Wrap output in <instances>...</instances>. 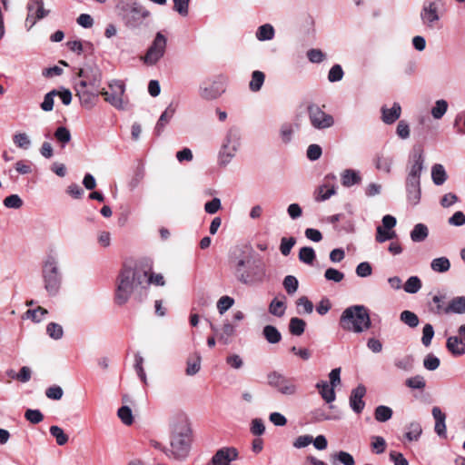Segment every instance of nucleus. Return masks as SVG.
I'll return each instance as SVG.
<instances>
[{"mask_svg":"<svg viewBox=\"0 0 465 465\" xmlns=\"http://www.w3.org/2000/svg\"><path fill=\"white\" fill-rule=\"evenodd\" d=\"M432 416L435 420V427L434 430L440 437H446V415L441 411V410L435 406L431 411Z\"/></svg>","mask_w":465,"mask_h":465,"instance_id":"19","label":"nucleus"},{"mask_svg":"<svg viewBox=\"0 0 465 465\" xmlns=\"http://www.w3.org/2000/svg\"><path fill=\"white\" fill-rule=\"evenodd\" d=\"M175 106L173 105V104H170L167 108L164 110V112L161 114L160 118L158 119L154 133L156 135H160L162 132L163 131L165 125L169 123V121L173 118L174 113H175Z\"/></svg>","mask_w":465,"mask_h":465,"instance_id":"20","label":"nucleus"},{"mask_svg":"<svg viewBox=\"0 0 465 465\" xmlns=\"http://www.w3.org/2000/svg\"><path fill=\"white\" fill-rule=\"evenodd\" d=\"M312 419L314 422H321L330 420H338L339 417L329 415L322 408H319L312 412Z\"/></svg>","mask_w":465,"mask_h":465,"instance_id":"56","label":"nucleus"},{"mask_svg":"<svg viewBox=\"0 0 465 465\" xmlns=\"http://www.w3.org/2000/svg\"><path fill=\"white\" fill-rule=\"evenodd\" d=\"M59 94V91L54 89L47 93L45 97L44 101L41 103L40 107L45 112H50L54 108V98Z\"/></svg>","mask_w":465,"mask_h":465,"instance_id":"48","label":"nucleus"},{"mask_svg":"<svg viewBox=\"0 0 465 465\" xmlns=\"http://www.w3.org/2000/svg\"><path fill=\"white\" fill-rule=\"evenodd\" d=\"M265 80V74L263 72L255 70L252 73V79L249 83V88L252 92L256 93L259 92Z\"/></svg>","mask_w":465,"mask_h":465,"instance_id":"30","label":"nucleus"},{"mask_svg":"<svg viewBox=\"0 0 465 465\" xmlns=\"http://www.w3.org/2000/svg\"><path fill=\"white\" fill-rule=\"evenodd\" d=\"M430 268L436 272H446L450 268V260L447 257L435 258L430 262Z\"/></svg>","mask_w":465,"mask_h":465,"instance_id":"34","label":"nucleus"},{"mask_svg":"<svg viewBox=\"0 0 465 465\" xmlns=\"http://www.w3.org/2000/svg\"><path fill=\"white\" fill-rule=\"evenodd\" d=\"M306 322L297 317H293L290 320L289 330L292 335L301 336L304 332Z\"/></svg>","mask_w":465,"mask_h":465,"instance_id":"36","label":"nucleus"},{"mask_svg":"<svg viewBox=\"0 0 465 465\" xmlns=\"http://www.w3.org/2000/svg\"><path fill=\"white\" fill-rule=\"evenodd\" d=\"M35 11V17L32 21V25H35L37 20H41L48 15L49 11L44 8V0H29L27 4V10L29 13Z\"/></svg>","mask_w":465,"mask_h":465,"instance_id":"22","label":"nucleus"},{"mask_svg":"<svg viewBox=\"0 0 465 465\" xmlns=\"http://www.w3.org/2000/svg\"><path fill=\"white\" fill-rule=\"evenodd\" d=\"M274 35L275 30L271 24L260 25L255 33L256 38L261 42L272 40Z\"/></svg>","mask_w":465,"mask_h":465,"instance_id":"27","label":"nucleus"},{"mask_svg":"<svg viewBox=\"0 0 465 465\" xmlns=\"http://www.w3.org/2000/svg\"><path fill=\"white\" fill-rule=\"evenodd\" d=\"M400 320L406 325L411 328H415L419 325L420 320L419 317L411 311H403L400 314Z\"/></svg>","mask_w":465,"mask_h":465,"instance_id":"37","label":"nucleus"},{"mask_svg":"<svg viewBox=\"0 0 465 465\" xmlns=\"http://www.w3.org/2000/svg\"><path fill=\"white\" fill-rule=\"evenodd\" d=\"M330 459L333 465H355V460L353 456L344 450H339L331 453Z\"/></svg>","mask_w":465,"mask_h":465,"instance_id":"26","label":"nucleus"},{"mask_svg":"<svg viewBox=\"0 0 465 465\" xmlns=\"http://www.w3.org/2000/svg\"><path fill=\"white\" fill-rule=\"evenodd\" d=\"M147 281V272L138 268L124 265L115 282L114 302L117 305L125 304L134 292Z\"/></svg>","mask_w":465,"mask_h":465,"instance_id":"3","label":"nucleus"},{"mask_svg":"<svg viewBox=\"0 0 465 465\" xmlns=\"http://www.w3.org/2000/svg\"><path fill=\"white\" fill-rule=\"evenodd\" d=\"M295 243L296 239L294 237H282L280 244V251L282 254L284 256L289 255Z\"/></svg>","mask_w":465,"mask_h":465,"instance_id":"59","label":"nucleus"},{"mask_svg":"<svg viewBox=\"0 0 465 465\" xmlns=\"http://www.w3.org/2000/svg\"><path fill=\"white\" fill-rule=\"evenodd\" d=\"M228 79L223 74H218L212 79L203 81L199 86V95L203 100L213 101L226 91Z\"/></svg>","mask_w":465,"mask_h":465,"instance_id":"9","label":"nucleus"},{"mask_svg":"<svg viewBox=\"0 0 465 465\" xmlns=\"http://www.w3.org/2000/svg\"><path fill=\"white\" fill-rule=\"evenodd\" d=\"M125 85L121 80H112L108 83V90L102 88L99 95L117 110H126L127 104L124 101Z\"/></svg>","mask_w":465,"mask_h":465,"instance_id":"11","label":"nucleus"},{"mask_svg":"<svg viewBox=\"0 0 465 465\" xmlns=\"http://www.w3.org/2000/svg\"><path fill=\"white\" fill-rule=\"evenodd\" d=\"M393 411L391 408L385 405H379L374 410V418L379 422H386L391 419Z\"/></svg>","mask_w":465,"mask_h":465,"instance_id":"33","label":"nucleus"},{"mask_svg":"<svg viewBox=\"0 0 465 465\" xmlns=\"http://www.w3.org/2000/svg\"><path fill=\"white\" fill-rule=\"evenodd\" d=\"M47 313L48 312L46 309L38 306L36 309L27 310L25 313V317L26 319H31L35 322H40Z\"/></svg>","mask_w":465,"mask_h":465,"instance_id":"43","label":"nucleus"},{"mask_svg":"<svg viewBox=\"0 0 465 465\" xmlns=\"http://www.w3.org/2000/svg\"><path fill=\"white\" fill-rule=\"evenodd\" d=\"M234 304L233 298L230 296H223L217 302V309L220 314H223Z\"/></svg>","mask_w":465,"mask_h":465,"instance_id":"61","label":"nucleus"},{"mask_svg":"<svg viewBox=\"0 0 465 465\" xmlns=\"http://www.w3.org/2000/svg\"><path fill=\"white\" fill-rule=\"evenodd\" d=\"M307 58L311 63L320 64L326 59V54L321 49L312 48L307 51Z\"/></svg>","mask_w":465,"mask_h":465,"instance_id":"53","label":"nucleus"},{"mask_svg":"<svg viewBox=\"0 0 465 465\" xmlns=\"http://www.w3.org/2000/svg\"><path fill=\"white\" fill-rule=\"evenodd\" d=\"M42 278L45 290L50 296H55L62 285V273L59 269L58 259L54 255L49 254L44 260Z\"/></svg>","mask_w":465,"mask_h":465,"instance_id":"8","label":"nucleus"},{"mask_svg":"<svg viewBox=\"0 0 465 465\" xmlns=\"http://www.w3.org/2000/svg\"><path fill=\"white\" fill-rule=\"evenodd\" d=\"M341 184L344 187H351L358 184L361 181L360 173L353 169H346L341 174Z\"/></svg>","mask_w":465,"mask_h":465,"instance_id":"25","label":"nucleus"},{"mask_svg":"<svg viewBox=\"0 0 465 465\" xmlns=\"http://www.w3.org/2000/svg\"><path fill=\"white\" fill-rule=\"evenodd\" d=\"M234 332L235 327L229 322H224L219 333V341L224 344H227L230 341V338L234 335Z\"/></svg>","mask_w":465,"mask_h":465,"instance_id":"39","label":"nucleus"},{"mask_svg":"<svg viewBox=\"0 0 465 465\" xmlns=\"http://www.w3.org/2000/svg\"><path fill=\"white\" fill-rule=\"evenodd\" d=\"M307 113L310 124L317 130H324L334 125V118L322 111L316 104H311L307 106Z\"/></svg>","mask_w":465,"mask_h":465,"instance_id":"13","label":"nucleus"},{"mask_svg":"<svg viewBox=\"0 0 465 465\" xmlns=\"http://www.w3.org/2000/svg\"><path fill=\"white\" fill-rule=\"evenodd\" d=\"M230 266L233 276L242 285L260 287L270 280L265 262L262 257H254L251 245H237L230 252Z\"/></svg>","mask_w":465,"mask_h":465,"instance_id":"1","label":"nucleus"},{"mask_svg":"<svg viewBox=\"0 0 465 465\" xmlns=\"http://www.w3.org/2000/svg\"><path fill=\"white\" fill-rule=\"evenodd\" d=\"M413 362L414 360L411 355H405L404 357L395 359L394 365L399 370L410 371L413 368Z\"/></svg>","mask_w":465,"mask_h":465,"instance_id":"40","label":"nucleus"},{"mask_svg":"<svg viewBox=\"0 0 465 465\" xmlns=\"http://www.w3.org/2000/svg\"><path fill=\"white\" fill-rule=\"evenodd\" d=\"M315 387L318 390L319 393L321 394L322 398L327 403H331L335 401V399H336L335 389L331 387V385L327 381H321L316 383Z\"/></svg>","mask_w":465,"mask_h":465,"instance_id":"23","label":"nucleus"},{"mask_svg":"<svg viewBox=\"0 0 465 465\" xmlns=\"http://www.w3.org/2000/svg\"><path fill=\"white\" fill-rule=\"evenodd\" d=\"M393 162V155L384 151L378 153L373 159L376 169L385 173L391 172Z\"/></svg>","mask_w":465,"mask_h":465,"instance_id":"17","label":"nucleus"},{"mask_svg":"<svg viewBox=\"0 0 465 465\" xmlns=\"http://www.w3.org/2000/svg\"><path fill=\"white\" fill-rule=\"evenodd\" d=\"M55 139L63 144H66L71 141V133L65 126H59L54 134Z\"/></svg>","mask_w":465,"mask_h":465,"instance_id":"50","label":"nucleus"},{"mask_svg":"<svg viewBox=\"0 0 465 465\" xmlns=\"http://www.w3.org/2000/svg\"><path fill=\"white\" fill-rule=\"evenodd\" d=\"M50 434L55 438L56 443L63 446L67 443L68 436L64 432L63 429L59 426L53 425L50 427Z\"/></svg>","mask_w":465,"mask_h":465,"instance_id":"44","label":"nucleus"},{"mask_svg":"<svg viewBox=\"0 0 465 465\" xmlns=\"http://www.w3.org/2000/svg\"><path fill=\"white\" fill-rule=\"evenodd\" d=\"M407 199L412 205H417L420 201V186L406 187Z\"/></svg>","mask_w":465,"mask_h":465,"instance_id":"49","label":"nucleus"},{"mask_svg":"<svg viewBox=\"0 0 465 465\" xmlns=\"http://www.w3.org/2000/svg\"><path fill=\"white\" fill-rule=\"evenodd\" d=\"M424 154L420 146L415 145L411 149L407 164V175H421L424 169Z\"/></svg>","mask_w":465,"mask_h":465,"instance_id":"15","label":"nucleus"},{"mask_svg":"<svg viewBox=\"0 0 465 465\" xmlns=\"http://www.w3.org/2000/svg\"><path fill=\"white\" fill-rule=\"evenodd\" d=\"M431 179L436 185H441L446 182L447 173L442 164L435 163L431 167Z\"/></svg>","mask_w":465,"mask_h":465,"instance_id":"31","label":"nucleus"},{"mask_svg":"<svg viewBox=\"0 0 465 465\" xmlns=\"http://www.w3.org/2000/svg\"><path fill=\"white\" fill-rule=\"evenodd\" d=\"M47 334L54 340H59L63 337V327L55 322H50L46 327Z\"/></svg>","mask_w":465,"mask_h":465,"instance_id":"58","label":"nucleus"},{"mask_svg":"<svg viewBox=\"0 0 465 465\" xmlns=\"http://www.w3.org/2000/svg\"><path fill=\"white\" fill-rule=\"evenodd\" d=\"M14 143L21 149H28L31 146V140L25 133H16L13 136Z\"/></svg>","mask_w":465,"mask_h":465,"instance_id":"45","label":"nucleus"},{"mask_svg":"<svg viewBox=\"0 0 465 465\" xmlns=\"http://www.w3.org/2000/svg\"><path fill=\"white\" fill-rule=\"evenodd\" d=\"M115 8L129 28L139 27L150 15V12L136 0H116Z\"/></svg>","mask_w":465,"mask_h":465,"instance_id":"7","label":"nucleus"},{"mask_svg":"<svg viewBox=\"0 0 465 465\" xmlns=\"http://www.w3.org/2000/svg\"><path fill=\"white\" fill-rule=\"evenodd\" d=\"M285 303L276 298L273 299L269 305V312L274 316L282 317L285 312Z\"/></svg>","mask_w":465,"mask_h":465,"instance_id":"47","label":"nucleus"},{"mask_svg":"<svg viewBox=\"0 0 465 465\" xmlns=\"http://www.w3.org/2000/svg\"><path fill=\"white\" fill-rule=\"evenodd\" d=\"M440 359L433 355L432 353H429L423 361V366L428 371H435L440 366Z\"/></svg>","mask_w":465,"mask_h":465,"instance_id":"63","label":"nucleus"},{"mask_svg":"<svg viewBox=\"0 0 465 465\" xmlns=\"http://www.w3.org/2000/svg\"><path fill=\"white\" fill-rule=\"evenodd\" d=\"M421 288V282L417 276H411L405 282L403 289L406 292L414 294Z\"/></svg>","mask_w":465,"mask_h":465,"instance_id":"42","label":"nucleus"},{"mask_svg":"<svg viewBox=\"0 0 465 465\" xmlns=\"http://www.w3.org/2000/svg\"><path fill=\"white\" fill-rule=\"evenodd\" d=\"M344 72L340 64H334L328 73V81L331 83L339 82L343 78Z\"/></svg>","mask_w":465,"mask_h":465,"instance_id":"57","label":"nucleus"},{"mask_svg":"<svg viewBox=\"0 0 465 465\" xmlns=\"http://www.w3.org/2000/svg\"><path fill=\"white\" fill-rule=\"evenodd\" d=\"M411 239L414 242H421L429 235V229L424 223H417L411 232Z\"/></svg>","mask_w":465,"mask_h":465,"instance_id":"28","label":"nucleus"},{"mask_svg":"<svg viewBox=\"0 0 465 465\" xmlns=\"http://www.w3.org/2000/svg\"><path fill=\"white\" fill-rule=\"evenodd\" d=\"M293 133L294 129L292 124L285 123L282 124L280 128V136L284 143H289L292 141Z\"/></svg>","mask_w":465,"mask_h":465,"instance_id":"51","label":"nucleus"},{"mask_svg":"<svg viewBox=\"0 0 465 465\" xmlns=\"http://www.w3.org/2000/svg\"><path fill=\"white\" fill-rule=\"evenodd\" d=\"M262 334L269 343L275 344L282 340V334L276 327L266 325L262 330Z\"/></svg>","mask_w":465,"mask_h":465,"instance_id":"32","label":"nucleus"},{"mask_svg":"<svg viewBox=\"0 0 465 465\" xmlns=\"http://www.w3.org/2000/svg\"><path fill=\"white\" fill-rule=\"evenodd\" d=\"M166 46V37L161 32L156 33L146 53L141 57V61L147 66L155 65L164 56Z\"/></svg>","mask_w":465,"mask_h":465,"instance_id":"12","label":"nucleus"},{"mask_svg":"<svg viewBox=\"0 0 465 465\" xmlns=\"http://www.w3.org/2000/svg\"><path fill=\"white\" fill-rule=\"evenodd\" d=\"M397 236L395 231L384 229L381 226H378L376 229V236L375 240L376 242L381 243L386 241L391 240Z\"/></svg>","mask_w":465,"mask_h":465,"instance_id":"41","label":"nucleus"},{"mask_svg":"<svg viewBox=\"0 0 465 465\" xmlns=\"http://www.w3.org/2000/svg\"><path fill=\"white\" fill-rule=\"evenodd\" d=\"M77 77L80 80L74 84L76 95L84 107L91 109L95 105L99 96L103 78L102 71L94 64H85L79 70Z\"/></svg>","mask_w":465,"mask_h":465,"instance_id":"2","label":"nucleus"},{"mask_svg":"<svg viewBox=\"0 0 465 465\" xmlns=\"http://www.w3.org/2000/svg\"><path fill=\"white\" fill-rule=\"evenodd\" d=\"M381 112L382 122L386 124H392L401 117V106L395 102L391 108L382 106Z\"/></svg>","mask_w":465,"mask_h":465,"instance_id":"18","label":"nucleus"},{"mask_svg":"<svg viewBox=\"0 0 465 465\" xmlns=\"http://www.w3.org/2000/svg\"><path fill=\"white\" fill-rule=\"evenodd\" d=\"M192 441V430L187 418L181 415L173 425L171 437V453L177 460L187 457Z\"/></svg>","mask_w":465,"mask_h":465,"instance_id":"4","label":"nucleus"},{"mask_svg":"<svg viewBox=\"0 0 465 465\" xmlns=\"http://www.w3.org/2000/svg\"><path fill=\"white\" fill-rule=\"evenodd\" d=\"M241 145V132L237 127H231L224 138L221 151L219 153V161L222 165H227L235 156Z\"/></svg>","mask_w":465,"mask_h":465,"instance_id":"10","label":"nucleus"},{"mask_svg":"<svg viewBox=\"0 0 465 465\" xmlns=\"http://www.w3.org/2000/svg\"><path fill=\"white\" fill-rule=\"evenodd\" d=\"M344 277L345 275L342 272L331 267L328 268L324 272V278L329 282H341Z\"/></svg>","mask_w":465,"mask_h":465,"instance_id":"54","label":"nucleus"},{"mask_svg":"<svg viewBox=\"0 0 465 465\" xmlns=\"http://www.w3.org/2000/svg\"><path fill=\"white\" fill-rule=\"evenodd\" d=\"M366 391V387L363 384H359L351 392L349 403L350 407L356 414L361 413L365 407L363 397L365 396Z\"/></svg>","mask_w":465,"mask_h":465,"instance_id":"16","label":"nucleus"},{"mask_svg":"<svg viewBox=\"0 0 465 465\" xmlns=\"http://www.w3.org/2000/svg\"><path fill=\"white\" fill-rule=\"evenodd\" d=\"M336 193V189L334 184L323 183L317 189V195L315 196V200L317 202H323L331 198L332 195Z\"/></svg>","mask_w":465,"mask_h":465,"instance_id":"29","label":"nucleus"},{"mask_svg":"<svg viewBox=\"0 0 465 465\" xmlns=\"http://www.w3.org/2000/svg\"><path fill=\"white\" fill-rule=\"evenodd\" d=\"M444 313H465V296H458L451 299L448 306L444 308Z\"/></svg>","mask_w":465,"mask_h":465,"instance_id":"24","label":"nucleus"},{"mask_svg":"<svg viewBox=\"0 0 465 465\" xmlns=\"http://www.w3.org/2000/svg\"><path fill=\"white\" fill-rule=\"evenodd\" d=\"M4 205L10 209H18L23 205V201L17 194H11L5 198Z\"/></svg>","mask_w":465,"mask_h":465,"instance_id":"64","label":"nucleus"},{"mask_svg":"<svg viewBox=\"0 0 465 465\" xmlns=\"http://www.w3.org/2000/svg\"><path fill=\"white\" fill-rule=\"evenodd\" d=\"M341 327L348 331L361 333L371 326L369 312L363 305L346 308L340 318Z\"/></svg>","mask_w":465,"mask_h":465,"instance_id":"5","label":"nucleus"},{"mask_svg":"<svg viewBox=\"0 0 465 465\" xmlns=\"http://www.w3.org/2000/svg\"><path fill=\"white\" fill-rule=\"evenodd\" d=\"M448 110V102L444 99H440L435 102L434 106L431 108V115L434 119H441Z\"/></svg>","mask_w":465,"mask_h":465,"instance_id":"38","label":"nucleus"},{"mask_svg":"<svg viewBox=\"0 0 465 465\" xmlns=\"http://www.w3.org/2000/svg\"><path fill=\"white\" fill-rule=\"evenodd\" d=\"M117 415L125 425H131L134 421L132 410L128 406H122L118 410Z\"/></svg>","mask_w":465,"mask_h":465,"instance_id":"55","label":"nucleus"},{"mask_svg":"<svg viewBox=\"0 0 465 465\" xmlns=\"http://www.w3.org/2000/svg\"><path fill=\"white\" fill-rule=\"evenodd\" d=\"M268 384L283 395H293L297 391V386L292 379L287 378L278 371H272L267 375Z\"/></svg>","mask_w":465,"mask_h":465,"instance_id":"14","label":"nucleus"},{"mask_svg":"<svg viewBox=\"0 0 465 465\" xmlns=\"http://www.w3.org/2000/svg\"><path fill=\"white\" fill-rule=\"evenodd\" d=\"M316 258L315 251L312 247H302L299 252V260L305 263L312 265Z\"/></svg>","mask_w":465,"mask_h":465,"instance_id":"35","label":"nucleus"},{"mask_svg":"<svg viewBox=\"0 0 465 465\" xmlns=\"http://www.w3.org/2000/svg\"><path fill=\"white\" fill-rule=\"evenodd\" d=\"M433 337H434L433 326L430 323L425 324L422 329L421 343L425 347H429L431 343Z\"/></svg>","mask_w":465,"mask_h":465,"instance_id":"60","label":"nucleus"},{"mask_svg":"<svg viewBox=\"0 0 465 465\" xmlns=\"http://www.w3.org/2000/svg\"><path fill=\"white\" fill-rule=\"evenodd\" d=\"M25 418L33 424H38L44 420V415L39 410H26Z\"/></svg>","mask_w":465,"mask_h":465,"instance_id":"62","label":"nucleus"},{"mask_svg":"<svg viewBox=\"0 0 465 465\" xmlns=\"http://www.w3.org/2000/svg\"><path fill=\"white\" fill-rule=\"evenodd\" d=\"M282 285L289 295L294 294L299 287V282L295 276L287 275L283 279Z\"/></svg>","mask_w":465,"mask_h":465,"instance_id":"46","label":"nucleus"},{"mask_svg":"<svg viewBox=\"0 0 465 465\" xmlns=\"http://www.w3.org/2000/svg\"><path fill=\"white\" fill-rule=\"evenodd\" d=\"M422 432L421 426L419 422H411L408 428L405 437L410 440H417Z\"/></svg>","mask_w":465,"mask_h":465,"instance_id":"52","label":"nucleus"},{"mask_svg":"<svg viewBox=\"0 0 465 465\" xmlns=\"http://www.w3.org/2000/svg\"><path fill=\"white\" fill-rule=\"evenodd\" d=\"M447 13V5L444 0H424L420 11V19L426 30L433 31L442 28V17Z\"/></svg>","mask_w":465,"mask_h":465,"instance_id":"6","label":"nucleus"},{"mask_svg":"<svg viewBox=\"0 0 465 465\" xmlns=\"http://www.w3.org/2000/svg\"><path fill=\"white\" fill-rule=\"evenodd\" d=\"M446 347L454 356H461L465 354V344L461 338L458 336H450L447 339Z\"/></svg>","mask_w":465,"mask_h":465,"instance_id":"21","label":"nucleus"}]
</instances>
